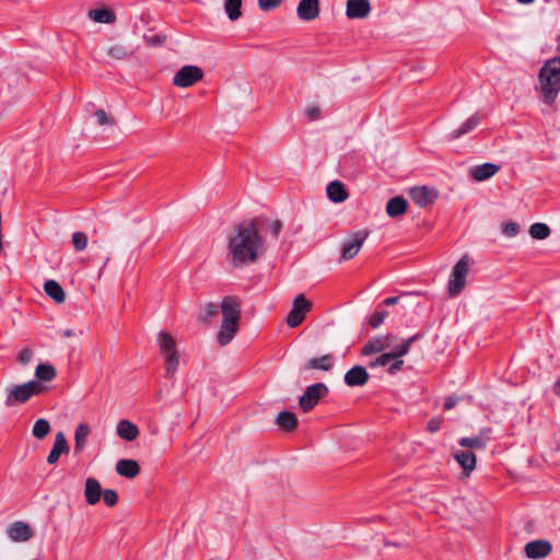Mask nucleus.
Instances as JSON below:
<instances>
[{
    "instance_id": "f257e3e1",
    "label": "nucleus",
    "mask_w": 560,
    "mask_h": 560,
    "mask_svg": "<svg viewBox=\"0 0 560 560\" xmlns=\"http://www.w3.org/2000/svg\"><path fill=\"white\" fill-rule=\"evenodd\" d=\"M264 252V238L257 219L245 220L234 226L228 238L226 256L234 268L255 264Z\"/></svg>"
},
{
    "instance_id": "f03ea898",
    "label": "nucleus",
    "mask_w": 560,
    "mask_h": 560,
    "mask_svg": "<svg viewBox=\"0 0 560 560\" xmlns=\"http://www.w3.org/2000/svg\"><path fill=\"white\" fill-rule=\"evenodd\" d=\"M220 308L223 320L217 338L221 346H226L233 340L240 328L241 301L234 295L224 296L221 301Z\"/></svg>"
},
{
    "instance_id": "7ed1b4c3",
    "label": "nucleus",
    "mask_w": 560,
    "mask_h": 560,
    "mask_svg": "<svg viewBox=\"0 0 560 560\" xmlns=\"http://www.w3.org/2000/svg\"><path fill=\"white\" fill-rule=\"evenodd\" d=\"M539 93L542 103L551 105L560 92V56L545 62L539 71Z\"/></svg>"
},
{
    "instance_id": "20e7f679",
    "label": "nucleus",
    "mask_w": 560,
    "mask_h": 560,
    "mask_svg": "<svg viewBox=\"0 0 560 560\" xmlns=\"http://www.w3.org/2000/svg\"><path fill=\"white\" fill-rule=\"evenodd\" d=\"M47 389V386L34 380L22 385H14L7 389L5 405L12 407L16 404H24L33 396L44 394Z\"/></svg>"
},
{
    "instance_id": "39448f33",
    "label": "nucleus",
    "mask_w": 560,
    "mask_h": 560,
    "mask_svg": "<svg viewBox=\"0 0 560 560\" xmlns=\"http://www.w3.org/2000/svg\"><path fill=\"white\" fill-rule=\"evenodd\" d=\"M161 353L165 358V369L167 375H173L178 368L179 355L176 349L174 338L168 334L161 331L158 337Z\"/></svg>"
},
{
    "instance_id": "423d86ee",
    "label": "nucleus",
    "mask_w": 560,
    "mask_h": 560,
    "mask_svg": "<svg viewBox=\"0 0 560 560\" xmlns=\"http://www.w3.org/2000/svg\"><path fill=\"white\" fill-rule=\"evenodd\" d=\"M470 259L464 255L457 264L453 267L450 280L447 283V292L450 296L458 295L466 285V277L469 271Z\"/></svg>"
},
{
    "instance_id": "0eeeda50",
    "label": "nucleus",
    "mask_w": 560,
    "mask_h": 560,
    "mask_svg": "<svg viewBox=\"0 0 560 560\" xmlns=\"http://www.w3.org/2000/svg\"><path fill=\"white\" fill-rule=\"evenodd\" d=\"M328 394V387L324 383H316L306 387L305 393L300 397L299 405L304 412L312 410L320 398Z\"/></svg>"
},
{
    "instance_id": "6e6552de",
    "label": "nucleus",
    "mask_w": 560,
    "mask_h": 560,
    "mask_svg": "<svg viewBox=\"0 0 560 560\" xmlns=\"http://www.w3.org/2000/svg\"><path fill=\"white\" fill-rule=\"evenodd\" d=\"M312 308V303L306 300L303 294H299L294 301L292 310L287 316V324L289 327L299 326L305 318L306 313Z\"/></svg>"
},
{
    "instance_id": "1a4fd4ad",
    "label": "nucleus",
    "mask_w": 560,
    "mask_h": 560,
    "mask_svg": "<svg viewBox=\"0 0 560 560\" xmlns=\"http://www.w3.org/2000/svg\"><path fill=\"white\" fill-rule=\"evenodd\" d=\"M203 71L197 66L182 67L173 78V84L179 88H188L201 80Z\"/></svg>"
},
{
    "instance_id": "9d476101",
    "label": "nucleus",
    "mask_w": 560,
    "mask_h": 560,
    "mask_svg": "<svg viewBox=\"0 0 560 560\" xmlns=\"http://www.w3.org/2000/svg\"><path fill=\"white\" fill-rule=\"evenodd\" d=\"M369 236V232L361 230L352 233L349 238L343 243L341 248V259L350 260L358 255L362 245Z\"/></svg>"
},
{
    "instance_id": "9b49d317",
    "label": "nucleus",
    "mask_w": 560,
    "mask_h": 560,
    "mask_svg": "<svg viewBox=\"0 0 560 560\" xmlns=\"http://www.w3.org/2000/svg\"><path fill=\"white\" fill-rule=\"evenodd\" d=\"M552 551V545L545 539L529 541L524 547V552L528 559H544Z\"/></svg>"
},
{
    "instance_id": "f8f14e48",
    "label": "nucleus",
    "mask_w": 560,
    "mask_h": 560,
    "mask_svg": "<svg viewBox=\"0 0 560 560\" xmlns=\"http://www.w3.org/2000/svg\"><path fill=\"white\" fill-rule=\"evenodd\" d=\"M7 535L12 541L23 542L33 537V530L27 523L16 521L8 526Z\"/></svg>"
},
{
    "instance_id": "ddd939ff",
    "label": "nucleus",
    "mask_w": 560,
    "mask_h": 560,
    "mask_svg": "<svg viewBox=\"0 0 560 560\" xmlns=\"http://www.w3.org/2000/svg\"><path fill=\"white\" fill-rule=\"evenodd\" d=\"M435 189L428 188L427 186H418L410 189L411 200L419 207H427L433 203L438 198Z\"/></svg>"
},
{
    "instance_id": "4468645a",
    "label": "nucleus",
    "mask_w": 560,
    "mask_h": 560,
    "mask_svg": "<svg viewBox=\"0 0 560 560\" xmlns=\"http://www.w3.org/2000/svg\"><path fill=\"white\" fill-rule=\"evenodd\" d=\"M319 12V0H301L296 8L298 18L302 21H314Z\"/></svg>"
},
{
    "instance_id": "2eb2a0df",
    "label": "nucleus",
    "mask_w": 560,
    "mask_h": 560,
    "mask_svg": "<svg viewBox=\"0 0 560 560\" xmlns=\"http://www.w3.org/2000/svg\"><path fill=\"white\" fill-rule=\"evenodd\" d=\"M69 451L70 447L63 432H58L55 436L54 445L47 456V463L49 465H55L59 460L61 454H68Z\"/></svg>"
},
{
    "instance_id": "dca6fc26",
    "label": "nucleus",
    "mask_w": 560,
    "mask_h": 560,
    "mask_svg": "<svg viewBox=\"0 0 560 560\" xmlns=\"http://www.w3.org/2000/svg\"><path fill=\"white\" fill-rule=\"evenodd\" d=\"M370 375L364 366L355 365L345 374V383L350 386H363L368 383Z\"/></svg>"
},
{
    "instance_id": "f3484780",
    "label": "nucleus",
    "mask_w": 560,
    "mask_h": 560,
    "mask_svg": "<svg viewBox=\"0 0 560 560\" xmlns=\"http://www.w3.org/2000/svg\"><path fill=\"white\" fill-rule=\"evenodd\" d=\"M371 12L369 0H348L346 14L349 19H364Z\"/></svg>"
},
{
    "instance_id": "a211bd4d",
    "label": "nucleus",
    "mask_w": 560,
    "mask_h": 560,
    "mask_svg": "<svg viewBox=\"0 0 560 560\" xmlns=\"http://www.w3.org/2000/svg\"><path fill=\"white\" fill-rule=\"evenodd\" d=\"M390 345V336H378L371 338L361 350L363 355H372L375 353H380Z\"/></svg>"
},
{
    "instance_id": "6ab92c4d",
    "label": "nucleus",
    "mask_w": 560,
    "mask_h": 560,
    "mask_svg": "<svg viewBox=\"0 0 560 560\" xmlns=\"http://www.w3.org/2000/svg\"><path fill=\"white\" fill-rule=\"evenodd\" d=\"M102 487L97 479L89 477L85 480L84 498L90 505H95L102 497Z\"/></svg>"
},
{
    "instance_id": "aec40b11",
    "label": "nucleus",
    "mask_w": 560,
    "mask_h": 560,
    "mask_svg": "<svg viewBox=\"0 0 560 560\" xmlns=\"http://www.w3.org/2000/svg\"><path fill=\"white\" fill-rule=\"evenodd\" d=\"M117 435L128 442L135 441L139 434V428L131 421L122 419L117 423L116 428Z\"/></svg>"
},
{
    "instance_id": "412c9836",
    "label": "nucleus",
    "mask_w": 560,
    "mask_h": 560,
    "mask_svg": "<svg viewBox=\"0 0 560 560\" xmlns=\"http://www.w3.org/2000/svg\"><path fill=\"white\" fill-rule=\"evenodd\" d=\"M500 170V166L493 163H483L470 170L471 177L477 182H483L492 177Z\"/></svg>"
},
{
    "instance_id": "4be33fe9",
    "label": "nucleus",
    "mask_w": 560,
    "mask_h": 560,
    "mask_svg": "<svg viewBox=\"0 0 560 560\" xmlns=\"http://www.w3.org/2000/svg\"><path fill=\"white\" fill-rule=\"evenodd\" d=\"M455 460L463 468L464 475L469 476L476 468L477 458L471 451H462L454 455Z\"/></svg>"
},
{
    "instance_id": "5701e85b",
    "label": "nucleus",
    "mask_w": 560,
    "mask_h": 560,
    "mask_svg": "<svg viewBox=\"0 0 560 560\" xmlns=\"http://www.w3.org/2000/svg\"><path fill=\"white\" fill-rule=\"evenodd\" d=\"M116 471L126 478H135L140 472V466L135 459H120L116 464Z\"/></svg>"
},
{
    "instance_id": "b1692460",
    "label": "nucleus",
    "mask_w": 560,
    "mask_h": 560,
    "mask_svg": "<svg viewBox=\"0 0 560 560\" xmlns=\"http://www.w3.org/2000/svg\"><path fill=\"white\" fill-rule=\"evenodd\" d=\"M407 208H408V203H407L406 199L404 197L396 196V197L390 198L387 201L386 213L390 218H396V217H399V215L406 213Z\"/></svg>"
},
{
    "instance_id": "393cba45",
    "label": "nucleus",
    "mask_w": 560,
    "mask_h": 560,
    "mask_svg": "<svg viewBox=\"0 0 560 560\" xmlns=\"http://www.w3.org/2000/svg\"><path fill=\"white\" fill-rule=\"evenodd\" d=\"M480 124V118L478 115L470 116L459 128L453 130L448 135L450 140L458 139L469 132H471L474 129H476Z\"/></svg>"
},
{
    "instance_id": "a878e982",
    "label": "nucleus",
    "mask_w": 560,
    "mask_h": 560,
    "mask_svg": "<svg viewBox=\"0 0 560 560\" xmlns=\"http://www.w3.org/2000/svg\"><path fill=\"white\" fill-rule=\"evenodd\" d=\"M90 432H91V429H90L89 424L79 423L77 425L75 431H74V441H75L74 453L75 454H80L83 452Z\"/></svg>"
},
{
    "instance_id": "bb28decb",
    "label": "nucleus",
    "mask_w": 560,
    "mask_h": 560,
    "mask_svg": "<svg viewBox=\"0 0 560 560\" xmlns=\"http://www.w3.org/2000/svg\"><path fill=\"white\" fill-rule=\"evenodd\" d=\"M327 196L334 202H342L348 198L345 185L339 180H334L327 186Z\"/></svg>"
},
{
    "instance_id": "cd10ccee",
    "label": "nucleus",
    "mask_w": 560,
    "mask_h": 560,
    "mask_svg": "<svg viewBox=\"0 0 560 560\" xmlns=\"http://www.w3.org/2000/svg\"><path fill=\"white\" fill-rule=\"evenodd\" d=\"M334 365V357L331 354H324L319 358L310 359L306 364V370H320L329 371Z\"/></svg>"
},
{
    "instance_id": "c85d7f7f",
    "label": "nucleus",
    "mask_w": 560,
    "mask_h": 560,
    "mask_svg": "<svg viewBox=\"0 0 560 560\" xmlns=\"http://www.w3.org/2000/svg\"><path fill=\"white\" fill-rule=\"evenodd\" d=\"M44 291L56 303H62L66 300L65 290L56 280H47L44 284Z\"/></svg>"
},
{
    "instance_id": "c756f323",
    "label": "nucleus",
    "mask_w": 560,
    "mask_h": 560,
    "mask_svg": "<svg viewBox=\"0 0 560 560\" xmlns=\"http://www.w3.org/2000/svg\"><path fill=\"white\" fill-rule=\"evenodd\" d=\"M89 18L97 23H114L116 21V15L113 10L107 8L94 9L89 12Z\"/></svg>"
},
{
    "instance_id": "7c9ffc66",
    "label": "nucleus",
    "mask_w": 560,
    "mask_h": 560,
    "mask_svg": "<svg viewBox=\"0 0 560 560\" xmlns=\"http://www.w3.org/2000/svg\"><path fill=\"white\" fill-rule=\"evenodd\" d=\"M276 424L285 431H292L298 424V419L293 412L284 410L277 416Z\"/></svg>"
},
{
    "instance_id": "2f4dec72",
    "label": "nucleus",
    "mask_w": 560,
    "mask_h": 560,
    "mask_svg": "<svg viewBox=\"0 0 560 560\" xmlns=\"http://www.w3.org/2000/svg\"><path fill=\"white\" fill-rule=\"evenodd\" d=\"M421 337V334H415L413 336L405 339L401 343L393 348L390 354L393 355L394 359H400L401 357L406 355L409 352L411 345L416 340H419Z\"/></svg>"
},
{
    "instance_id": "473e14b6",
    "label": "nucleus",
    "mask_w": 560,
    "mask_h": 560,
    "mask_svg": "<svg viewBox=\"0 0 560 560\" xmlns=\"http://www.w3.org/2000/svg\"><path fill=\"white\" fill-rule=\"evenodd\" d=\"M56 369L49 363H40L35 370L37 382H50L56 377Z\"/></svg>"
},
{
    "instance_id": "72a5a7b5",
    "label": "nucleus",
    "mask_w": 560,
    "mask_h": 560,
    "mask_svg": "<svg viewBox=\"0 0 560 560\" xmlns=\"http://www.w3.org/2000/svg\"><path fill=\"white\" fill-rule=\"evenodd\" d=\"M106 55L114 60H125L129 58L132 55V52L129 51L127 47L121 44H114L107 48Z\"/></svg>"
},
{
    "instance_id": "f704fd0d",
    "label": "nucleus",
    "mask_w": 560,
    "mask_h": 560,
    "mask_svg": "<svg viewBox=\"0 0 560 560\" xmlns=\"http://www.w3.org/2000/svg\"><path fill=\"white\" fill-rule=\"evenodd\" d=\"M242 0H224V10L231 21H236L242 15Z\"/></svg>"
},
{
    "instance_id": "c9c22d12",
    "label": "nucleus",
    "mask_w": 560,
    "mask_h": 560,
    "mask_svg": "<svg viewBox=\"0 0 560 560\" xmlns=\"http://www.w3.org/2000/svg\"><path fill=\"white\" fill-rule=\"evenodd\" d=\"M550 232V228L546 223L537 222L529 226V235L535 240H545Z\"/></svg>"
},
{
    "instance_id": "e433bc0d",
    "label": "nucleus",
    "mask_w": 560,
    "mask_h": 560,
    "mask_svg": "<svg viewBox=\"0 0 560 560\" xmlns=\"http://www.w3.org/2000/svg\"><path fill=\"white\" fill-rule=\"evenodd\" d=\"M458 444L467 448L483 450L487 445V442L482 436L478 435L472 438H462L458 441Z\"/></svg>"
},
{
    "instance_id": "4c0bfd02",
    "label": "nucleus",
    "mask_w": 560,
    "mask_h": 560,
    "mask_svg": "<svg viewBox=\"0 0 560 560\" xmlns=\"http://www.w3.org/2000/svg\"><path fill=\"white\" fill-rule=\"evenodd\" d=\"M50 431V424L46 419H38L33 425L32 433L38 440H43Z\"/></svg>"
},
{
    "instance_id": "58836bf2",
    "label": "nucleus",
    "mask_w": 560,
    "mask_h": 560,
    "mask_svg": "<svg viewBox=\"0 0 560 560\" xmlns=\"http://www.w3.org/2000/svg\"><path fill=\"white\" fill-rule=\"evenodd\" d=\"M218 313L219 306L213 302H209L205 305V314L199 317V320L205 324H210L212 317L217 316Z\"/></svg>"
},
{
    "instance_id": "ea45409f",
    "label": "nucleus",
    "mask_w": 560,
    "mask_h": 560,
    "mask_svg": "<svg viewBox=\"0 0 560 560\" xmlns=\"http://www.w3.org/2000/svg\"><path fill=\"white\" fill-rule=\"evenodd\" d=\"M72 244L75 252H82L86 248L88 236L84 232H74L72 234Z\"/></svg>"
},
{
    "instance_id": "a19ab883",
    "label": "nucleus",
    "mask_w": 560,
    "mask_h": 560,
    "mask_svg": "<svg viewBox=\"0 0 560 560\" xmlns=\"http://www.w3.org/2000/svg\"><path fill=\"white\" fill-rule=\"evenodd\" d=\"M387 317V311H377L373 313L369 318V325L372 328H378Z\"/></svg>"
},
{
    "instance_id": "79ce46f5",
    "label": "nucleus",
    "mask_w": 560,
    "mask_h": 560,
    "mask_svg": "<svg viewBox=\"0 0 560 560\" xmlns=\"http://www.w3.org/2000/svg\"><path fill=\"white\" fill-rule=\"evenodd\" d=\"M102 495H103V499H104V503L107 506H109V508L115 506L117 504V502H118V494L113 489H105V490H103Z\"/></svg>"
},
{
    "instance_id": "37998d69",
    "label": "nucleus",
    "mask_w": 560,
    "mask_h": 560,
    "mask_svg": "<svg viewBox=\"0 0 560 560\" xmlns=\"http://www.w3.org/2000/svg\"><path fill=\"white\" fill-rule=\"evenodd\" d=\"M94 116L96 118V122L100 126L114 125L115 124V119L113 117H109L104 109H101V108L96 109L95 113H94Z\"/></svg>"
},
{
    "instance_id": "c03bdc74",
    "label": "nucleus",
    "mask_w": 560,
    "mask_h": 560,
    "mask_svg": "<svg viewBox=\"0 0 560 560\" xmlns=\"http://www.w3.org/2000/svg\"><path fill=\"white\" fill-rule=\"evenodd\" d=\"M393 360H394V358L390 354V352H386V353L381 354L378 358H376L375 361L371 362L370 366H372V368L385 366L388 363H390Z\"/></svg>"
},
{
    "instance_id": "a18cd8bd",
    "label": "nucleus",
    "mask_w": 560,
    "mask_h": 560,
    "mask_svg": "<svg viewBox=\"0 0 560 560\" xmlns=\"http://www.w3.org/2000/svg\"><path fill=\"white\" fill-rule=\"evenodd\" d=\"M282 0H258L259 9L262 11H270L278 8Z\"/></svg>"
},
{
    "instance_id": "49530a36",
    "label": "nucleus",
    "mask_w": 560,
    "mask_h": 560,
    "mask_svg": "<svg viewBox=\"0 0 560 560\" xmlns=\"http://www.w3.org/2000/svg\"><path fill=\"white\" fill-rule=\"evenodd\" d=\"M33 358V351L32 349L30 348H23L18 357H16V360L19 363H21L22 365H26Z\"/></svg>"
},
{
    "instance_id": "de8ad7c7",
    "label": "nucleus",
    "mask_w": 560,
    "mask_h": 560,
    "mask_svg": "<svg viewBox=\"0 0 560 560\" xmlns=\"http://www.w3.org/2000/svg\"><path fill=\"white\" fill-rule=\"evenodd\" d=\"M518 224L514 222H506L502 225V232L510 237L515 236L518 233Z\"/></svg>"
},
{
    "instance_id": "09e8293b",
    "label": "nucleus",
    "mask_w": 560,
    "mask_h": 560,
    "mask_svg": "<svg viewBox=\"0 0 560 560\" xmlns=\"http://www.w3.org/2000/svg\"><path fill=\"white\" fill-rule=\"evenodd\" d=\"M305 113L310 120H316L319 118L320 109L318 106H311Z\"/></svg>"
},
{
    "instance_id": "8fccbe9b",
    "label": "nucleus",
    "mask_w": 560,
    "mask_h": 560,
    "mask_svg": "<svg viewBox=\"0 0 560 560\" xmlns=\"http://www.w3.org/2000/svg\"><path fill=\"white\" fill-rule=\"evenodd\" d=\"M441 424H442V420H441V419H439V418H432V419L428 422V430H429L431 433L438 432V431L441 429Z\"/></svg>"
},
{
    "instance_id": "3c124183",
    "label": "nucleus",
    "mask_w": 560,
    "mask_h": 560,
    "mask_svg": "<svg viewBox=\"0 0 560 560\" xmlns=\"http://www.w3.org/2000/svg\"><path fill=\"white\" fill-rule=\"evenodd\" d=\"M281 229L282 223L279 220L271 221L269 224V231L275 237H278Z\"/></svg>"
},
{
    "instance_id": "603ef678",
    "label": "nucleus",
    "mask_w": 560,
    "mask_h": 560,
    "mask_svg": "<svg viewBox=\"0 0 560 560\" xmlns=\"http://www.w3.org/2000/svg\"><path fill=\"white\" fill-rule=\"evenodd\" d=\"M394 362L388 368L389 374H396L398 371L401 370L404 361L400 359H394Z\"/></svg>"
},
{
    "instance_id": "864d4df0",
    "label": "nucleus",
    "mask_w": 560,
    "mask_h": 560,
    "mask_svg": "<svg viewBox=\"0 0 560 560\" xmlns=\"http://www.w3.org/2000/svg\"><path fill=\"white\" fill-rule=\"evenodd\" d=\"M459 398L456 397V396H448L445 398V401L443 404V407L445 410H451L453 409L456 404L458 402Z\"/></svg>"
},
{
    "instance_id": "5fc2aeb1",
    "label": "nucleus",
    "mask_w": 560,
    "mask_h": 560,
    "mask_svg": "<svg viewBox=\"0 0 560 560\" xmlns=\"http://www.w3.org/2000/svg\"><path fill=\"white\" fill-rule=\"evenodd\" d=\"M145 42L150 46H158L164 42V37L162 38L159 35H154V36L145 37Z\"/></svg>"
},
{
    "instance_id": "6e6d98bb",
    "label": "nucleus",
    "mask_w": 560,
    "mask_h": 560,
    "mask_svg": "<svg viewBox=\"0 0 560 560\" xmlns=\"http://www.w3.org/2000/svg\"><path fill=\"white\" fill-rule=\"evenodd\" d=\"M398 301H399V296H390V298L385 299L383 303L387 306H392V305L397 304Z\"/></svg>"
},
{
    "instance_id": "4d7b16f0",
    "label": "nucleus",
    "mask_w": 560,
    "mask_h": 560,
    "mask_svg": "<svg viewBox=\"0 0 560 560\" xmlns=\"http://www.w3.org/2000/svg\"><path fill=\"white\" fill-rule=\"evenodd\" d=\"M555 393L560 394V380L555 383Z\"/></svg>"
},
{
    "instance_id": "13d9d810",
    "label": "nucleus",
    "mask_w": 560,
    "mask_h": 560,
    "mask_svg": "<svg viewBox=\"0 0 560 560\" xmlns=\"http://www.w3.org/2000/svg\"><path fill=\"white\" fill-rule=\"evenodd\" d=\"M516 1L520 3H523V4H528V3L534 2L535 0H516Z\"/></svg>"
},
{
    "instance_id": "bf43d9fd",
    "label": "nucleus",
    "mask_w": 560,
    "mask_h": 560,
    "mask_svg": "<svg viewBox=\"0 0 560 560\" xmlns=\"http://www.w3.org/2000/svg\"><path fill=\"white\" fill-rule=\"evenodd\" d=\"M71 335H72V332L69 329L63 332L65 337H70Z\"/></svg>"
}]
</instances>
